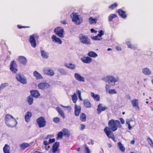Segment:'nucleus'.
Returning <instances> with one entry per match:
<instances>
[{
    "label": "nucleus",
    "mask_w": 153,
    "mask_h": 153,
    "mask_svg": "<svg viewBox=\"0 0 153 153\" xmlns=\"http://www.w3.org/2000/svg\"><path fill=\"white\" fill-rule=\"evenodd\" d=\"M91 97L97 101H98L100 100V97L98 94H95L93 92L91 93Z\"/></svg>",
    "instance_id": "29"
},
{
    "label": "nucleus",
    "mask_w": 153,
    "mask_h": 153,
    "mask_svg": "<svg viewBox=\"0 0 153 153\" xmlns=\"http://www.w3.org/2000/svg\"><path fill=\"white\" fill-rule=\"evenodd\" d=\"M83 104L86 108H90L91 107V104L89 101L87 99H85L83 101Z\"/></svg>",
    "instance_id": "22"
},
{
    "label": "nucleus",
    "mask_w": 153,
    "mask_h": 153,
    "mask_svg": "<svg viewBox=\"0 0 153 153\" xmlns=\"http://www.w3.org/2000/svg\"><path fill=\"white\" fill-rule=\"evenodd\" d=\"M87 55L90 57L95 58L97 56V54L95 52L92 51L89 52Z\"/></svg>",
    "instance_id": "33"
},
{
    "label": "nucleus",
    "mask_w": 153,
    "mask_h": 153,
    "mask_svg": "<svg viewBox=\"0 0 153 153\" xmlns=\"http://www.w3.org/2000/svg\"><path fill=\"white\" fill-rule=\"evenodd\" d=\"M91 31L92 33H96L97 31L96 30H94L93 28H91Z\"/></svg>",
    "instance_id": "60"
},
{
    "label": "nucleus",
    "mask_w": 153,
    "mask_h": 153,
    "mask_svg": "<svg viewBox=\"0 0 153 153\" xmlns=\"http://www.w3.org/2000/svg\"><path fill=\"white\" fill-rule=\"evenodd\" d=\"M53 122L56 123H59L60 121V119L58 117H54L53 119Z\"/></svg>",
    "instance_id": "42"
},
{
    "label": "nucleus",
    "mask_w": 153,
    "mask_h": 153,
    "mask_svg": "<svg viewBox=\"0 0 153 153\" xmlns=\"http://www.w3.org/2000/svg\"><path fill=\"white\" fill-rule=\"evenodd\" d=\"M143 73L146 75H149L151 73V72L150 70L147 68H143L142 69Z\"/></svg>",
    "instance_id": "30"
},
{
    "label": "nucleus",
    "mask_w": 153,
    "mask_h": 153,
    "mask_svg": "<svg viewBox=\"0 0 153 153\" xmlns=\"http://www.w3.org/2000/svg\"><path fill=\"white\" fill-rule=\"evenodd\" d=\"M80 119L82 122H85L86 120V117L85 114L82 113L80 115Z\"/></svg>",
    "instance_id": "32"
},
{
    "label": "nucleus",
    "mask_w": 153,
    "mask_h": 153,
    "mask_svg": "<svg viewBox=\"0 0 153 153\" xmlns=\"http://www.w3.org/2000/svg\"><path fill=\"white\" fill-rule=\"evenodd\" d=\"M134 143H135V141H134V139L132 140L130 142V143L131 144H134Z\"/></svg>",
    "instance_id": "64"
},
{
    "label": "nucleus",
    "mask_w": 153,
    "mask_h": 153,
    "mask_svg": "<svg viewBox=\"0 0 153 153\" xmlns=\"http://www.w3.org/2000/svg\"><path fill=\"white\" fill-rule=\"evenodd\" d=\"M126 44L127 45L128 47L129 48H131L132 49H136V48L134 45H132L129 41H128L126 42Z\"/></svg>",
    "instance_id": "37"
},
{
    "label": "nucleus",
    "mask_w": 153,
    "mask_h": 153,
    "mask_svg": "<svg viewBox=\"0 0 153 153\" xmlns=\"http://www.w3.org/2000/svg\"><path fill=\"white\" fill-rule=\"evenodd\" d=\"M56 109L59 113L61 117L63 118H65V115L62 110L59 107H57L56 108Z\"/></svg>",
    "instance_id": "28"
},
{
    "label": "nucleus",
    "mask_w": 153,
    "mask_h": 153,
    "mask_svg": "<svg viewBox=\"0 0 153 153\" xmlns=\"http://www.w3.org/2000/svg\"><path fill=\"white\" fill-rule=\"evenodd\" d=\"M81 108L80 106H78L76 104L74 106V114L76 117L79 116L81 111Z\"/></svg>",
    "instance_id": "15"
},
{
    "label": "nucleus",
    "mask_w": 153,
    "mask_h": 153,
    "mask_svg": "<svg viewBox=\"0 0 153 153\" xmlns=\"http://www.w3.org/2000/svg\"><path fill=\"white\" fill-rule=\"evenodd\" d=\"M117 6V3H115L113 4H111L109 6V8L111 9H113Z\"/></svg>",
    "instance_id": "44"
},
{
    "label": "nucleus",
    "mask_w": 153,
    "mask_h": 153,
    "mask_svg": "<svg viewBox=\"0 0 153 153\" xmlns=\"http://www.w3.org/2000/svg\"><path fill=\"white\" fill-rule=\"evenodd\" d=\"M98 108L97 109V111L98 114H100L102 111H105L107 109L106 107H102L101 104H99L98 105Z\"/></svg>",
    "instance_id": "23"
},
{
    "label": "nucleus",
    "mask_w": 153,
    "mask_h": 153,
    "mask_svg": "<svg viewBox=\"0 0 153 153\" xmlns=\"http://www.w3.org/2000/svg\"><path fill=\"white\" fill-rule=\"evenodd\" d=\"M52 39L53 42L56 43L58 44H61L62 43V40L59 38L56 37L54 35L52 36Z\"/></svg>",
    "instance_id": "19"
},
{
    "label": "nucleus",
    "mask_w": 153,
    "mask_h": 153,
    "mask_svg": "<svg viewBox=\"0 0 153 153\" xmlns=\"http://www.w3.org/2000/svg\"><path fill=\"white\" fill-rule=\"evenodd\" d=\"M97 21V19H93L91 17H90L89 19V21L90 24H96Z\"/></svg>",
    "instance_id": "34"
},
{
    "label": "nucleus",
    "mask_w": 153,
    "mask_h": 153,
    "mask_svg": "<svg viewBox=\"0 0 153 153\" xmlns=\"http://www.w3.org/2000/svg\"><path fill=\"white\" fill-rule=\"evenodd\" d=\"M18 61L20 63L24 65H26L27 62V60L26 59L25 57L23 56H19L18 58Z\"/></svg>",
    "instance_id": "17"
},
{
    "label": "nucleus",
    "mask_w": 153,
    "mask_h": 153,
    "mask_svg": "<svg viewBox=\"0 0 153 153\" xmlns=\"http://www.w3.org/2000/svg\"><path fill=\"white\" fill-rule=\"evenodd\" d=\"M45 150L46 151H48L50 149V146H45Z\"/></svg>",
    "instance_id": "61"
},
{
    "label": "nucleus",
    "mask_w": 153,
    "mask_h": 153,
    "mask_svg": "<svg viewBox=\"0 0 153 153\" xmlns=\"http://www.w3.org/2000/svg\"><path fill=\"white\" fill-rule=\"evenodd\" d=\"M30 93L32 97H37L40 96L39 91L36 90H33L30 91Z\"/></svg>",
    "instance_id": "24"
},
{
    "label": "nucleus",
    "mask_w": 153,
    "mask_h": 153,
    "mask_svg": "<svg viewBox=\"0 0 153 153\" xmlns=\"http://www.w3.org/2000/svg\"><path fill=\"white\" fill-rule=\"evenodd\" d=\"M70 16L72 19V21L78 25L80 24L82 22L83 20L82 18H79L77 13H73Z\"/></svg>",
    "instance_id": "4"
},
{
    "label": "nucleus",
    "mask_w": 153,
    "mask_h": 153,
    "mask_svg": "<svg viewBox=\"0 0 153 153\" xmlns=\"http://www.w3.org/2000/svg\"><path fill=\"white\" fill-rule=\"evenodd\" d=\"M63 133V135L67 137H69L70 133L69 131L65 128L62 130Z\"/></svg>",
    "instance_id": "35"
},
{
    "label": "nucleus",
    "mask_w": 153,
    "mask_h": 153,
    "mask_svg": "<svg viewBox=\"0 0 153 153\" xmlns=\"http://www.w3.org/2000/svg\"><path fill=\"white\" fill-rule=\"evenodd\" d=\"M85 147L86 153H90V150L86 145H85Z\"/></svg>",
    "instance_id": "50"
},
{
    "label": "nucleus",
    "mask_w": 153,
    "mask_h": 153,
    "mask_svg": "<svg viewBox=\"0 0 153 153\" xmlns=\"http://www.w3.org/2000/svg\"><path fill=\"white\" fill-rule=\"evenodd\" d=\"M37 124L39 128H43L46 125V122L44 117H40L36 120Z\"/></svg>",
    "instance_id": "7"
},
{
    "label": "nucleus",
    "mask_w": 153,
    "mask_h": 153,
    "mask_svg": "<svg viewBox=\"0 0 153 153\" xmlns=\"http://www.w3.org/2000/svg\"><path fill=\"white\" fill-rule=\"evenodd\" d=\"M10 146L7 144H5L3 148L4 153H10Z\"/></svg>",
    "instance_id": "26"
},
{
    "label": "nucleus",
    "mask_w": 153,
    "mask_h": 153,
    "mask_svg": "<svg viewBox=\"0 0 153 153\" xmlns=\"http://www.w3.org/2000/svg\"><path fill=\"white\" fill-rule=\"evenodd\" d=\"M106 90V91H108L110 88V85L106 84L105 86Z\"/></svg>",
    "instance_id": "53"
},
{
    "label": "nucleus",
    "mask_w": 153,
    "mask_h": 153,
    "mask_svg": "<svg viewBox=\"0 0 153 153\" xmlns=\"http://www.w3.org/2000/svg\"><path fill=\"white\" fill-rule=\"evenodd\" d=\"M33 75L37 79H41L43 78L41 75L36 71H35L33 72Z\"/></svg>",
    "instance_id": "27"
},
{
    "label": "nucleus",
    "mask_w": 153,
    "mask_h": 153,
    "mask_svg": "<svg viewBox=\"0 0 153 153\" xmlns=\"http://www.w3.org/2000/svg\"><path fill=\"white\" fill-rule=\"evenodd\" d=\"M32 113L30 111L27 112L25 115V120L27 122H29L30 121V118L32 116Z\"/></svg>",
    "instance_id": "20"
},
{
    "label": "nucleus",
    "mask_w": 153,
    "mask_h": 153,
    "mask_svg": "<svg viewBox=\"0 0 153 153\" xmlns=\"http://www.w3.org/2000/svg\"><path fill=\"white\" fill-rule=\"evenodd\" d=\"M5 122L8 126L11 127H15L17 124V122L16 119L12 115L9 114L6 115Z\"/></svg>",
    "instance_id": "2"
},
{
    "label": "nucleus",
    "mask_w": 153,
    "mask_h": 153,
    "mask_svg": "<svg viewBox=\"0 0 153 153\" xmlns=\"http://www.w3.org/2000/svg\"><path fill=\"white\" fill-rule=\"evenodd\" d=\"M117 12L120 16L122 18H125L127 16L126 12L122 9L118 10Z\"/></svg>",
    "instance_id": "21"
},
{
    "label": "nucleus",
    "mask_w": 153,
    "mask_h": 153,
    "mask_svg": "<svg viewBox=\"0 0 153 153\" xmlns=\"http://www.w3.org/2000/svg\"><path fill=\"white\" fill-rule=\"evenodd\" d=\"M116 49L118 51H120L121 50V48L120 46H117L116 47Z\"/></svg>",
    "instance_id": "59"
},
{
    "label": "nucleus",
    "mask_w": 153,
    "mask_h": 153,
    "mask_svg": "<svg viewBox=\"0 0 153 153\" xmlns=\"http://www.w3.org/2000/svg\"><path fill=\"white\" fill-rule=\"evenodd\" d=\"M38 86L39 89L44 90L48 88L50 85L46 83L41 82L38 85Z\"/></svg>",
    "instance_id": "13"
},
{
    "label": "nucleus",
    "mask_w": 153,
    "mask_h": 153,
    "mask_svg": "<svg viewBox=\"0 0 153 153\" xmlns=\"http://www.w3.org/2000/svg\"><path fill=\"white\" fill-rule=\"evenodd\" d=\"M72 98L73 102L74 103H76L77 100V98L75 93H74V94L72 96Z\"/></svg>",
    "instance_id": "40"
},
{
    "label": "nucleus",
    "mask_w": 153,
    "mask_h": 153,
    "mask_svg": "<svg viewBox=\"0 0 153 153\" xmlns=\"http://www.w3.org/2000/svg\"><path fill=\"white\" fill-rule=\"evenodd\" d=\"M65 66L66 67L71 69H74L75 68V65L71 63L66 64Z\"/></svg>",
    "instance_id": "36"
},
{
    "label": "nucleus",
    "mask_w": 153,
    "mask_h": 153,
    "mask_svg": "<svg viewBox=\"0 0 153 153\" xmlns=\"http://www.w3.org/2000/svg\"><path fill=\"white\" fill-rule=\"evenodd\" d=\"M121 123L122 124H124L125 123V121L122 118H120L119 119Z\"/></svg>",
    "instance_id": "56"
},
{
    "label": "nucleus",
    "mask_w": 153,
    "mask_h": 153,
    "mask_svg": "<svg viewBox=\"0 0 153 153\" xmlns=\"http://www.w3.org/2000/svg\"><path fill=\"white\" fill-rule=\"evenodd\" d=\"M43 72L45 74L50 76H53L54 74L53 70L51 68H45L43 70Z\"/></svg>",
    "instance_id": "12"
},
{
    "label": "nucleus",
    "mask_w": 153,
    "mask_h": 153,
    "mask_svg": "<svg viewBox=\"0 0 153 153\" xmlns=\"http://www.w3.org/2000/svg\"><path fill=\"white\" fill-rule=\"evenodd\" d=\"M30 146V144L24 143L19 145L21 149L22 150H24L26 148L29 147Z\"/></svg>",
    "instance_id": "25"
},
{
    "label": "nucleus",
    "mask_w": 153,
    "mask_h": 153,
    "mask_svg": "<svg viewBox=\"0 0 153 153\" xmlns=\"http://www.w3.org/2000/svg\"><path fill=\"white\" fill-rule=\"evenodd\" d=\"M108 92L110 94H116L117 93L116 91L114 89L109 90L108 91Z\"/></svg>",
    "instance_id": "47"
},
{
    "label": "nucleus",
    "mask_w": 153,
    "mask_h": 153,
    "mask_svg": "<svg viewBox=\"0 0 153 153\" xmlns=\"http://www.w3.org/2000/svg\"><path fill=\"white\" fill-rule=\"evenodd\" d=\"M18 27L20 29L22 28H28L30 27L29 26H21L19 25H17Z\"/></svg>",
    "instance_id": "51"
},
{
    "label": "nucleus",
    "mask_w": 153,
    "mask_h": 153,
    "mask_svg": "<svg viewBox=\"0 0 153 153\" xmlns=\"http://www.w3.org/2000/svg\"><path fill=\"white\" fill-rule=\"evenodd\" d=\"M61 24L64 25H66L67 24L66 20H64L63 21H61Z\"/></svg>",
    "instance_id": "57"
},
{
    "label": "nucleus",
    "mask_w": 153,
    "mask_h": 153,
    "mask_svg": "<svg viewBox=\"0 0 153 153\" xmlns=\"http://www.w3.org/2000/svg\"><path fill=\"white\" fill-rule=\"evenodd\" d=\"M76 92L79 97L81 96V92L80 91L77 90Z\"/></svg>",
    "instance_id": "62"
},
{
    "label": "nucleus",
    "mask_w": 153,
    "mask_h": 153,
    "mask_svg": "<svg viewBox=\"0 0 153 153\" xmlns=\"http://www.w3.org/2000/svg\"><path fill=\"white\" fill-rule=\"evenodd\" d=\"M131 103L133 107L136 110L139 111L140 108L139 105V100L137 99H134L131 101Z\"/></svg>",
    "instance_id": "11"
},
{
    "label": "nucleus",
    "mask_w": 153,
    "mask_h": 153,
    "mask_svg": "<svg viewBox=\"0 0 153 153\" xmlns=\"http://www.w3.org/2000/svg\"><path fill=\"white\" fill-rule=\"evenodd\" d=\"M92 39L94 40H100L101 39L100 37H99L97 35L95 36H94L92 37Z\"/></svg>",
    "instance_id": "48"
},
{
    "label": "nucleus",
    "mask_w": 153,
    "mask_h": 153,
    "mask_svg": "<svg viewBox=\"0 0 153 153\" xmlns=\"http://www.w3.org/2000/svg\"><path fill=\"white\" fill-rule=\"evenodd\" d=\"M35 35L33 34L30 37V42L31 43V46L33 48L35 47L36 45V41L35 38Z\"/></svg>",
    "instance_id": "14"
},
{
    "label": "nucleus",
    "mask_w": 153,
    "mask_h": 153,
    "mask_svg": "<svg viewBox=\"0 0 153 153\" xmlns=\"http://www.w3.org/2000/svg\"><path fill=\"white\" fill-rule=\"evenodd\" d=\"M59 146V143L56 142L53 145L52 150V153H60L59 150L58 149Z\"/></svg>",
    "instance_id": "10"
},
{
    "label": "nucleus",
    "mask_w": 153,
    "mask_h": 153,
    "mask_svg": "<svg viewBox=\"0 0 153 153\" xmlns=\"http://www.w3.org/2000/svg\"><path fill=\"white\" fill-rule=\"evenodd\" d=\"M130 120L127 121L126 122V123L128 125V128L129 130H131L132 128V127L131 126L130 124Z\"/></svg>",
    "instance_id": "49"
},
{
    "label": "nucleus",
    "mask_w": 153,
    "mask_h": 153,
    "mask_svg": "<svg viewBox=\"0 0 153 153\" xmlns=\"http://www.w3.org/2000/svg\"><path fill=\"white\" fill-rule=\"evenodd\" d=\"M116 16V15L114 14H111L108 17L109 21L110 22H112L113 19Z\"/></svg>",
    "instance_id": "41"
},
{
    "label": "nucleus",
    "mask_w": 153,
    "mask_h": 153,
    "mask_svg": "<svg viewBox=\"0 0 153 153\" xmlns=\"http://www.w3.org/2000/svg\"><path fill=\"white\" fill-rule=\"evenodd\" d=\"M52 136L51 135H48L45 138V139H48V138H50Z\"/></svg>",
    "instance_id": "63"
},
{
    "label": "nucleus",
    "mask_w": 153,
    "mask_h": 153,
    "mask_svg": "<svg viewBox=\"0 0 153 153\" xmlns=\"http://www.w3.org/2000/svg\"><path fill=\"white\" fill-rule=\"evenodd\" d=\"M147 140L150 145L152 147H153V142L152 140L149 137H148L147 138Z\"/></svg>",
    "instance_id": "43"
},
{
    "label": "nucleus",
    "mask_w": 153,
    "mask_h": 153,
    "mask_svg": "<svg viewBox=\"0 0 153 153\" xmlns=\"http://www.w3.org/2000/svg\"><path fill=\"white\" fill-rule=\"evenodd\" d=\"M42 56V57L45 59H47L48 57V56L47 53L44 51L42 50L41 51Z\"/></svg>",
    "instance_id": "39"
},
{
    "label": "nucleus",
    "mask_w": 153,
    "mask_h": 153,
    "mask_svg": "<svg viewBox=\"0 0 153 153\" xmlns=\"http://www.w3.org/2000/svg\"><path fill=\"white\" fill-rule=\"evenodd\" d=\"M8 85V84L6 83L1 84L0 87V91H1L3 88L7 86Z\"/></svg>",
    "instance_id": "45"
},
{
    "label": "nucleus",
    "mask_w": 153,
    "mask_h": 153,
    "mask_svg": "<svg viewBox=\"0 0 153 153\" xmlns=\"http://www.w3.org/2000/svg\"><path fill=\"white\" fill-rule=\"evenodd\" d=\"M43 143L45 146H47L48 145L49 143L47 141L44 140L43 142Z\"/></svg>",
    "instance_id": "55"
},
{
    "label": "nucleus",
    "mask_w": 153,
    "mask_h": 153,
    "mask_svg": "<svg viewBox=\"0 0 153 153\" xmlns=\"http://www.w3.org/2000/svg\"><path fill=\"white\" fill-rule=\"evenodd\" d=\"M102 79L106 83H108L111 86H114L115 82L117 81V79L114 77L111 76H108L104 77Z\"/></svg>",
    "instance_id": "3"
},
{
    "label": "nucleus",
    "mask_w": 153,
    "mask_h": 153,
    "mask_svg": "<svg viewBox=\"0 0 153 153\" xmlns=\"http://www.w3.org/2000/svg\"><path fill=\"white\" fill-rule=\"evenodd\" d=\"M17 65L14 60L12 61L10 64V70L14 73H16L18 70L17 69Z\"/></svg>",
    "instance_id": "9"
},
{
    "label": "nucleus",
    "mask_w": 153,
    "mask_h": 153,
    "mask_svg": "<svg viewBox=\"0 0 153 153\" xmlns=\"http://www.w3.org/2000/svg\"><path fill=\"white\" fill-rule=\"evenodd\" d=\"M81 127L80 128V130H81V131H82L85 128V126L84 125H83V124H81Z\"/></svg>",
    "instance_id": "54"
},
{
    "label": "nucleus",
    "mask_w": 153,
    "mask_h": 153,
    "mask_svg": "<svg viewBox=\"0 0 153 153\" xmlns=\"http://www.w3.org/2000/svg\"><path fill=\"white\" fill-rule=\"evenodd\" d=\"M55 34L61 38H63L64 36V29L61 27H57L54 30Z\"/></svg>",
    "instance_id": "6"
},
{
    "label": "nucleus",
    "mask_w": 153,
    "mask_h": 153,
    "mask_svg": "<svg viewBox=\"0 0 153 153\" xmlns=\"http://www.w3.org/2000/svg\"><path fill=\"white\" fill-rule=\"evenodd\" d=\"M55 139L54 138L50 139L49 140V143L50 144L54 143L55 141Z\"/></svg>",
    "instance_id": "52"
},
{
    "label": "nucleus",
    "mask_w": 153,
    "mask_h": 153,
    "mask_svg": "<svg viewBox=\"0 0 153 153\" xmlns=\"http://www.w3.org/2000/svg\"><path fill=\"white\" fill-rule=\"evenodd\" d=\"M117 145L119 149L121 152H125V148L121 142H119L117 143Z\"/></svg>",
    "instance_id": "31"
},
{
    "label": "nucleus",
    "mask_w": 153,
    "mask_h": 153,
    "mask_svg": "<svg viewBox=\"0 0 153 153\" xmlns=\"http://www.w3.org/2000/svg\"><path fill=\"white\" fill-rule=\"evenodd\" d=\"M16 78L18 81L23 84H26L27 82L25 77L23 75L18 74L16 75Z\"/></svg>",
    "instance_id": "8"
},
{
    "label": "nucleus",
    "mask_w": 153,
    "mask_h": 153,
    "mask_svg": "<svg viewBox=\"0 0 153 153\" xmlns=\"http://www.w3.org/2000/svg\"><path fill=\"white\" fill-rule=\"evenodd\" d=\"M63 132H59L57 134V139L58 138L62 139V135H63Z\"/></svg>",
    "instance_id": "46"
},
{
    "label": "nucleus",
    "mask_w": 153,
    "mask_h": 153,
    "mask_svg": "<svg viewBox=\"0 0 153 153\" xmlns=\"http://www.w3.org/2000/svg\"><path fill=\"white\" fill-rule=\"evenodd\" d=\"M99 32V33L102 36L104 34V31L102 30H100V31Z\"/></svg>",
    "instance_id": "58"
},
{
    "label": "nucleus",
    "mask_w": 153,
    "mask_h": 153,
    "mask_svg": "<svg viewBox=\"0 0 153 153\" xmlns=\"http://www.w3.org/2000/svg\"><path fill=\"white\" fill-rule=\"evenodd\" d=\"M108 126L105 127L104 131L109 138L115 142V137L113 132L116 131L118 128L121 127L120 122L117 120H111L108 122Z\"/></svg>",
    "instance_id": "1"
},
{
    "label": "nucleus",
    "mask_w": 153,
    "mask_h": 153,
    "mask_svg": "<svg viewBox=\"0 0 153 153\" xmlns=\"http://www.w3.org/2000/svg\"><path fill=\"white\" fill-rule=\"evenodd\" d=\"M79 39L81 42L83 44L86 45H90L91 44L90 39L87 36L81 34L79 37Z\"/></svg>",
    "instance_id": "5"
},
{
    "label": "nucleus",
    "mask_w": 153,
    "mask_h": 153,
    "mask_svg": "<svg viewBox=\"0 0 153 153\" xmlns=\"http://www.w3.org/2000/svg\"><path fill=\"white\" fill-rule=\"evenodd\" d=\"M81 60L83 62L88 64L91 62L92 59L89 56H83L81 58Z\"/></svg>",
    "instance_id": "16"
},
{
    "label": "nucleus",
    "mask_w": 153,
    "mask_h": 153,
    "mask_svg": "<svg viewBox=\"0 0 153 153\" xmlns=\"http://www.w3.org/2000/svg\"><path fill=\"white\" fill-rule=\"evenodd\" d=\"M33 97L30 96L27 97V102L29 105H31L33 103Z\"/></svg>",
    "instance_id": "38"
},
{
    "label": "nucleus",
    "mask_w": 153,
    "mask_h": 153,
    "mask_svg": "<svg viewBox=\"0 0 153 153\" xmlns=\"http://www.w3.org/2000/svg\"><path fill=\"white\" fill-rule=\"evenodd\" d=\"M74 77L79 82H85V79L82 76L79 74L75 73L74 74Z\"/></svg>",
    "instance_id": "18"
}]
</instances>
